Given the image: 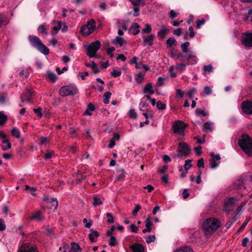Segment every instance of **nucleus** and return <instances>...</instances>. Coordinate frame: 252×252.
<instances>
[{"mask_svg":"<svg viewBox=\"0 0 252 252\" xmlns=\"http://www.w3.org/2000/svg\"><path fill=\"white\" fill-rule=\"evenodd\" d=\"M220 227V221L216 218L206 219L203 223V228L205 235H209L215 232Z\"/></svg>","mask_w":252,"mask_h":252,"instance_id":"obj_1","label":"nucleus"},{"mask_svg":"<svg viewBox=\"0 0 252 252\" xmlns=\"http://www.w3.org/2000/svg\"><path fill=\"white\" fill-rule=\"evenodd\" d=\"M238 143L246 154L249 157L252 156V139L248 134H242Z\"/></svg>","mask_w":252,"mask_h":252,"instance_id":"obj_2","label":"nucleus"},{"mask_svg":"<svg viewBox=\"0 0 252 252\" xmlns=\"http://www.w3.org/2000/svg\"><path fill=\"white\" fill-rule=\"evenodd\" d=\"M28 40L32 46L35 47L43 54L47 55L49 53V49L42 43V41L37 36L33 35H30L28 36Z\"/></svg>","mask_w":252,"mask_h":252,"instance_id":"obj_3","label":"nucleus"},{"mask_svg":"<svg viewBox=\"0 0 252 252\" xmlns=\"http://www.w3.org/2000/svg\"><path fill=\"white\" fill-rule=\"evenodd\" d=\"M77 92L78 90L76 87L72 85L63 86L59 90V94L62 96L74 95Z\"/></svg>","mask_w":252,"mask_h":252,"instance_id":"obj_4","label":"nucleus"},{"mask_svg":"<svg viewBox=\"0 0 252 252\" xmlns=\"http://www.w3.org/2000/svg\"><path fill=\"white\" fill-rule=\"evenodd\" d=\"M100 46L101 43L98 40L92 42L87 47V55L90 58L94 57Z\"/></svg>","mask_w":252,"mask_h":252,"instance_id":"obj_5","label":"nucleus"},{"mask_svg":"<svg viewBox=\"0 0 252 252\" xmlns=\"http://www.w3.org/2000/svg\"><path fill=\"white\" fill-rule=\"evenodd\" d=\"M186 127L187 125L184 122L178 121L173 124L172 128L175 133L183 135Z\"/></svg>","mask_w":252,"mask_h":252,"instance_id":"obj_6","label":"nucleus"},{"mask_svg":"<svg viewBox=\"0 0 252 252\" xmlns=\"http://www.w3.org/2000/svg\"><path fill=\"white\" fill-rule=\"evenodd\" d=\"M241 43L246 47H252V32H246L242 33Z\"/></svg>","mask_w":252,"mask_h":252,"instance_id":"obj_7","label":"nucleus"},{"mask_svg":"<svg viewBox=\"0 0 252 252\" xmlns=\"http://www.w3.org/2000/svg\"><path fill=\"white\" fill-rule=\"evenodd\" d=\"M18 252H39L37 247L33 244L26 243L19 248Z\"/></svg>","mask_w":252,"mask_h":252,"instance_id":"obj_8","label":"nucleus"},{"mask_svg":"<svg viewBox=\"0 0 252 252\" xmlns=\"http://www.w3.org/2000/svg\"><path fill=\"white\" fill-rule=\"evenodd\" d=\"M133 5V16L137 17L139 15V6H144L145 4L144 0H129Z\"/></svg>","mask_w":252,"mask_h":252,"instance_id":"obj_9","label":"nucleus"},{"mask_svg":"<svg viewBox=\"0 0 252 252\" xmlns=\"http://www.w3.org/2000/svg\"><path fill=\"white\" fill-rule=\"evenodd\" d=\"M242 111L247 115H252V100L243 101L241 103Z\"/></svg>","mask_w":252,"mask_h":252,"instance_id":"obj_10","label":"nucleus"},{"mask_svg":"<svg viewBox=\"0 0 252 252\" xmlns=\"http://www.w3.org/2000/svg\"><path fill=\"white\" fill-rule=\"evenodd\" d=\"M32 97V92L29 90H25L21 96V101L29 103Z\"/></svg>","mask_w":252,"mask_h":252,"instance_id":"obj_11","label":"nucleus"},{"mask_svg":"<svg viewBox=\"0 0 252 252\" xmlns=\"http://www.w3.org/2000/svg\"><path fill=\"white\" fill-rule=\"evenodd\" d=\"M178 151L182 155H188L190 151L188 145L182 142L179 144Z\"/></svg>","mask_w":252,"mask_h":252,"instance_id":"obj_12","label":"nucleus"},{"mask_svg":"<svg viewBox=\"0 0 252 252\" xmlns=\"http://www.w3.org/2000/svg\"><path fill=\"white\" fill-rule=\"evenodd\" d=\"M133 252H144L143 246L139 243H135L129 246Z\"/></svg>","mask_w":252,"mask_h":252,"instance_id":"obj_13","label":"nucleus"},{"mask_svg":"<svg viewBox=\"0 0 252 252\" xmlns=\"http://www.w3.org/2000/svg\"><path fill=\"white\" fill-rule=\"evenodd\" d=\"M154 36V35L150 34L144 38L143 46H146L147 45H149V46L153 45Z\"/></svg>","mask_w":252,"mask_h":252,"instance_id":"obj_14","label":"nucleus"},{"mask_svg":"<svg viewBox=\"0 0 252 252\" xmlns=\"http://www.w3.org/2000/svg\"><path fill=\"white\" fill-rule=\"evenodd\" d=\"M245 183L242 179L237 180L234 183V186L236 189L244 190L246 189Z\"/></svg>","mask_w":252,"mask_h":252,"instance_id":"obj_15","label":"nucleus"},{"mask_svg":"<svg viewBox=\"0 0 252 252\" xmlns=\"http://www.w3.org/2000/svg\"><path fill=\"white\" fill-rule=\"evenodd\" d=\"M143 93H148L149 94H153L155 93V91L153 89V84L152 83L147 84L143 90Z\"/></svg>","mask_w":252,"mask_h":252,"instance_id":"obj_16","label":"nucleus"},{"mask_svg":"<svg viewBox=\"0 0 252 252\" xmlns=\"http://www.w3.org/2000/svg\"><path fill=\"white\" fill-rule=\"evenodd\" d=\"M169 30L164 26H162L161 29L158 32V36L159 39H163L165 37Z\"/></svg>","mask_w":252,"mask_h":252,"instance_id":"obj_17","label":"nucleus"},{"mask_svg":"<svg viewBox=\"0 0 252 252\" xmlns=\"http://www.w3.org/2000/svg\"><path fill=\"white\" fill-rule=\"evenodd\" d=\"M203 131L209 132L213 130V123L210 122H207L203 125Z\"/></svg>","mask_w":252,"mask_h":252,"instance_id":"obj_18","label":"nucleus"},{"mask_svg":"<svg viewBox=\"0 0 252 252\" xmlns=\"http://www.w3.org/2000/svg\"><path fill=\"white\" fill-rule=\"evenodd\" d=\"M139 109L141 111H149V104L146 101L142 100L139 105Z\"/></svg>","mask_w":252,"mask_h":252,"instance_id":"obj_19","label":"nucleus"},{"mask_svg":"<svg viewBox=\"0 0 252 252\" xmlns=\"http://www.w3.org/2000/svg\"><path fill=\"white\" fill-rule=\"evenodd\" d=\"M29 219L30 220H42L41 212L38 211L35 213H33L31 217H29Z\"/></svg>","mask_w":252,"mask_h":252,"instance_id":"obj_20","label":"nucleus"},{"mask_svg":"<svg viewBox=\"0 0 252 252\" xmlns=\"http://www.w3.org/2000/svg\"><path fill=\"white\" fill-rule=\"evenodd\" d=\"M99 235V233L93 229H90V233L89 234L88 237L91 242L94 241V237H97Z\"/></svg>","mask_w":252,"mask_h":252,"instance_id":"obj_21","label":"nucleus"},{"mask_svg":"<svg viewBox=\"0 0 252 252\" xmlns=\"http://www.w3.org/2000/svg\"><path fill=\"white\" fill-rule=\"evenodd\" d=\"M3 145L1 146V149L3 151H5L11 148V144L8 139H4L1 141Z\"/></svg>","mask_w":252,"mask_h":252,"instance_id":"obj_22","label":"nucleus"},{"mask_svg":"<svg viewBox=\"0 0 252 252\" xmlns=\"http://www.w3.org/2000/svg\"><path fill=\"white\" fill-rule=\"evenodd\" d=\"M84 26L87 27L89 30H90L91 32H93L95 29V21L94 19H92L88 22L87 25H85Z\"/></svg>","mask_w":252,"mask_h":252,"instance_id":"obj_23","label":"nucleus"},{"mask_svg":"<svg viewBox=\"0 0 252 252\" xmlns=\"http://www.w3.org/2000/svg\"><path fill=\"white\" fill-rule=\"evenodd\" d=\"M86 66L88 67H91L94 73L96 74L99 72V70L94 62H92L91 63H87Z\"/></svg>","mask_w":252,"mask_h":252,"instance_id":"obj_24","label":"nucleus"},{"mask_svg":"<svg viewBox=\"0 0 252 252\" xmlns=\"http://www.w3.org/2000/svg\"><path fill=\"white\" fill-rule=\"evenodd\" d=\"M177 41L174 37L169 38L166 42V44L167 47H171L173 46H175L177 44Z\"/></svg>","mask_w":252,"mask_h":252,"instance_id":"obj_25","label":"nucleus"},{"mask_svg":"<svg viewBox=\"0 0 252 252\" xmlns=\"http://www.w3.org/2000/svg\"><path fill=\"white\" fill-rule=\"evenodd\" d=\"M94 110H95V106L92 103H89L88 105L87 109L84 112V114L91 116L92 115L91 112L94 111Z\"/></svg>","mask_w":252,"mask_h":252,"instance_id":"obj_26","label":"nucleus"},{"mask_svg":"<svg viewBox=\"0 0 252 252\" xmlns=\"http://www.w3.org/2000/svg\"><path fill=\"white\" fill-rule=\"evenodd\" d=\"M71 250L73 252H81L82 249L79 245L75 242H72L71 244Z\"/></svg>","mask_w":252,"mask_h":252,"instance_id":"obj_27","label":"nucleus"},{"mask_svg":"<svg viewBox=\"0 0 252 252\" xmlns=\"http://www.w3.org/2000/svg\"><path fill=\"white\" fill-rule=\"evenodd\" d=\"M195 114L198 116L206 117L209 115V113L205 109H196L195 110Z\"/></svg>","mask_w":252,"mask_h":252,"instance_id":"obj_28","label":"nucleus"},{"mask_svg":"<svg viewBox=\"0 0 252 252\" xmlns=\"http://www.w3.org/2000/svg\"><path fill=\"white\" fill-rule=\"evenodd\" d=\"M80 32L82 35L85 36L89 35L92 33L90 30H89L87 27L85 26H83L81 27Z\"/></svg>","mask_w":252,"mask_h":252,"instance_id":"obj_29","label":"nucleus"},{"mask_svg":"<svg viewBox=\"0 0 252 252\" xmlns=\"http://www.w3.org/2000/svg\"><path fill=\"white\" fill-rule=\"evenodd\" d=\"M112 43L113 44H119L120 47H122L124 43V39L118 36L112 41Z\"/></svg>","mask_w":252,"mask_h":252,"instance_id":"obj_30","label":"nucleus"},{"mask_svg":"<svg viewBox=\"0 0 252 252\" xmlns=\"http://www.w3.org/2000/svg\"><path fill=\"white\" fill-rule=\"evenodd\" d=\"M174 252H193V250L189 247L185 246L176 250Z\"/></svg>","mask_w":252,"mask_h":252,"instance_id":"obj_31","label":"nucleus"},{"mask_svg":"<svg viewBox=\"0 0 252 252\" xmlns=\"http://www.w3.org/2000/svg\"><path fill=\"white\" fill-rule=\"evenodd\" d=\"M111 96V93L110 92H106L104 93L103 96V103L104 104H108L109 102V99Z\"/></svg>","mask_w":252,"mask_h":252,"instance_id":"obj_32","label":"nucleus"},{"mask_svg":"<svg viewBox=\"0 0 252 252\" xmlns=\"http://www.w3.org/2000/svg\"><path fill=\"white\" fill-rule=\"evenodd\" d=\"M139 27H140L139 25L137 23H133L131 28L132 29L134 30V31L133 32V34L134 35L137 34L140 32V31L139 30Z\"/></svg>","mask_w":252,"mask_h":252,"instance_id":"obj_33","label":"nucleus"},{"mask_svg":"<svg viewBox=\"0 0 252 252\" xmlns=\"http://www.w3.org/2000/svg\"><path fill=\"white\" fill-rule=\"evenodd\" d=\"M145 74H142V73H139L136 76L135 79L138 84H141L142 83L143 80H144V76Z\"/></svg>","mask_w":252,"mask_h":252,"instance_id":"obj_34","label":"nucleus"},{"mask_svg":"<svg viewBox=\"0 0 252 252\" xmlns=\"http://www.w3.org/2000/svg\"><path fill=\"white\" fill-rule=\"evenodd\" d=\"M251 220V218L250 217H248L247 219V220L243 223L242 225L240 227V228H239L237 232H240L242 231L244 229V228L246 226V225H247L248 223Z\"/></svg>","mask_w":252,"mask_h":252,"instance_id":"obj_35","label":"nucleus"},{"mask_svg":"<svg viewBox=\"0 0 252 252\" xmlns=\"http://www.w3.org/2000/svg\"><path fill=\"white\" fill-rule=\"evenodd\" d=\"M203 70L204 74H205L207 72L210 73L213 71V67L211 64H209L208 65H204L203 67Z\"/></svg>","mask_w":252,"mask_h":252,"instance_id":"obj_36","label":"nucleus"},{"mask_svg":"<svg viewBox=\"0 0 252 252\" xmlns=\"http://www.w3.org/2000/svg\"><path fill=\"white\" fill-rule=\"evenodd\" d=\"M189 45V42H186L183 44H181V47L183 50V52L185 53H188L189 49L188 47Z\"/></svg>","mask_w":252,"mask_h":252,"instance_id":"obj_37","label":"nucleus"},{"mask_svg":"<svg viewBox=\"0 0 252 252\" xmlns=\"http://www.w3.org/2000/svg\"><path fill=\"white\" fill-rule=\"evenodd\" d=\"M7 120V116L0 112V125H3Z\"/></svg>","mask_w":252,"mask_h":252,"instance_id":"obj_38","label":"nucleus"},{"mask_svg":"<svg viewBox=\"0 0 252 252\" xmlns=\"http://www.w3.org/2000/svg\"><path fill=\"white\" fill-rule=\"evenodd\" d=\"M94 202H93V205L94 206H96L97 205H100L102 204V201L100 200V199L97 197L94 196L93 197Z\"/></svg>","mask_w":252,"mask_h":252,"instance_id":"obj_39","label":"nucleus"},{"mask_svg":"<svg viewBox=\"0 0 252 252\" xmlns=\"http://www.w3.org/2000/svg\"><path fill=\"white\" fill-rule=\"evenodd\" d=\"M12 135L17 138H19L20 136V131L16 127L13 128L11 130Z\"/></svg>","mask_w":252,"mask_h":252,"instance_id":"obj_40","label":"nucleus"},{"mask_svg":"<svg viewBox=\"0 0 252 252\" xmlns=\"http://www.w3.org/2000/svg\"><path fill=\"white\" fill-rule=\"evenodd\" d=\"M157 107L158 110H163L166 108V104L161 101H158L157 103Z\"/></svg>","mask_w":252,"mask_h":252,"instance_id":"obj_41","label":"nucleus"},{"mask_svg":"<svg viewBox=\"0 0 252 252\" xmlns=\"http://www.w3.org/2000/svg\"><path fill=\"white\" fill-rule=\"evenodd\" d=\"M109 237H110V239L108 241L109 245L111 247L115 246L117 243L116 238L113 236H109Z\"/></svg>","mask_w":252,"mask_h":252,"instance_id":"obj_42","label":"nucleus"},{"mask_svg":"<svg viewBox=\"0 0 252 252\" xmlns=\"http://www.w3.org/2000/svg\"><path fill=\"white\" fill-rule=\"evenodd\" d=\"M47 76L48 78L53 82H54L57 79L56 74L52 72H48L47 73Z\"/></svg>","mask_w":252,"mask_h":252,"instance_id":"obj_43","label":"nucleus"},{"mask_svg":"<svg viewBox=\"0 0 252 252\" xmlns=\"http://www.w3.org/2000/svg\"><path fill=\"white\" fill-rule=\"evenodd\" d=\"M145 238L146 242H147V243L149 244V243H151V242H153L155 241L156 236L155 235H149V236L146 237Z\"/></svg>","mask_w":252,"mask_h":252,"instance_id":"obj_44","label":"nucleus"},{"mask_svg":"<svg viewBox=\"0 0 252 252\" xmlns=\"http://www.w3.org/2000/svg\"><path fill=\"white\" fill-rule=\"evenodd\" d=\"M186 64L184 63H177L176 64V68L180 72H182L186 68Z\"/></svg>","mask_w":252,"mask_h":252,"instance_id":"obj_45","label":"nucleus"},{"mask_svg":"<svg viewBox=\"0 0 252 252\" xmlns=\"http://www.w3.org/2000/svg\"><path fill=\"white\" fill-rule=\"evenodd\" d=\"M237 220V218L236 217H233L230 220H229L225 224V227L227 229L229 228L232 224Z\"/></svg>","mask_w":252,"mask_h":252,"instance_id":"obj_46","label":"nucleus"},{"mask_svg":"<svg viewBox=\"0 0 252 252\" xmlns=\"http://www.w3.org/2000/svg\"><path fill=\"white\" fill-rule=\"evenodd\" d=\"M62 28V23L61 22H58V25L57 26H54L53 28V31H55V32L54 33L53 32H52V34H56L58 31L60 30Z\"/></svg>","mask_w":252,"mask_h":252,"instance_id":"obj_47","label":"nucleus"},{"mask_svg":"<svg viewBox=\"0 0 252 252\" xmlns=\"http://www.w3.org/2000/svg\"><path fill=\"white\" fill-rule=\"evenodd\" d=\"M54 152L53 151H50V150L47 151V152L46 153V154L44 155V158L46 159H48L51 158H52L53 156L54 155Z\"/></svg>","mask_w":252,"mask_h":252,"instance_id":"obj_48","label":"nucleus"},{"mask_svg":"<svg viewBox=\"0 0 252 252\" xmlns=\"http://www.w3.org/2000/svg\"><path fill=\"white\" fill-rule=\"evenodd\" d=\"M38 31L39 33H44L45 34H47V29L45 28L44 25H41L38 28Z\"/></svg>","mask_w":252,"mask_h":252,"instance_id":"obj_49","label":"nucleus"},{"mask_svg":"<svg viewBox=\"0 0 252 252\" xmlns=\"http://www.w3.org/2000/svg\"><path fill=\"white\" fill-rule=\"evenodd\" d=\"M83 222L84 224L85 227L86 228H90L93 224V221L90 220L89 222H88V220L86 218H84L83 220Z\"/></svg>","mask_w":252,"mask_h":252,"instance_id":"obj_50","label":"nucleus"},{"mask_svg":"<svg viewBox=\"0 0 252 252\" xmlns=\"http://www.w3.org/2000/svg\"><path fill=\"white\" fill-rule=\"evenodd\" d=\"M121 73L120 70L113 69L111 72V75L114 77H118L121 75Z\"/></svg>","mask_w":252,"mask_h":252,"instance_id":"obj_51","label":"nucleus"},{"mask_svg":"<svg viewBox=\"0 0 252 252\" xmlns=\"http://www.w3.org/2000/svg\"><path fill=\"white\" fill-rule=\"evenodd\" d=\"M106 216L108 218L107 222L109 223H112L114 222V220L113 216L110 213H107L106 214Z\"/></svg>","mask_w":252,"mask_h":252,"instance_id":"obj_52","label":"nucleus"},{"mask_svg":"<svg viewBox=\"0 0 252 252\" xmlns=\"http://www.w3.org/2000/svg\"><path fill=\"white\" fill-rule=\"evenodd\" d=\"M201 172L200 170H199L197 171L196 174H197V178L195 179V181L196 182L197 184H199L201 182Z\"/></svg>","mask_w":252,"mask_h":252,"instance_id":"obj_53","label":"nucleus"},{"mask_svg":"<svg viewBox=\"0 0 252 252\" xmlns=\"http://www.w3.org/2000/svg\"><path fill=\"white\" fill-rule=\"evenodd\" d=\"M51 203H52V207H54V209L56 210L58 206V202L57 199L55 198H51Z\"/></svg>","mask_w":252,"mask_h":252,"instance_id":"obj_54","label":"nucleus"},{"mask_svg":"<svg viewBox=\"0 0 252 252\" xmlns=\"http://www.w3.org/2000/svg\"><path fill=\"white\" fill-rule=\"evenodd\" d=\"M41 111L42 108L41 107L33 109V111L34 113L36 114L39 118H41L42 116Z\"/></svg>","mask_w":252,"mask_h":252,"instance_id":"obj_55","label":"nucleus"},{"mask_svg":"<svg viewBox=\"0 0 252 252\" xmlns=\"http://www.w3.org/2000/svg\"><path fill=\"white\" fill-rule=\"evenodd\" d=\"M129 117L131 118L136 119L137 118V114L135 112L134 109H130L129 111Z\"/></svg>","mask_w":252,"mask_h":252,"instance_id":"obj_56","label":"nucleus"},{"mask_svg":"<svg viewBox=\"0 0 252 252\" xmlns=\"http://www.w3.org/2000/svg\"><path fill=\"white\" fill-rule=\"evenodd\" d=\"M166 80L165 78L162 77H159L157 82V85L158 87L161 86L163 85L164 81Z\"/></svg>","mask_w":252,"mask_h":252,"instance_id":"obj_57","label":"nucleus"},{"mask_svg":"<svg viewBox=\"0 0 252 252\" xmlns=\"http://www.w3.org/2000/svg\"><path fill=\"white\" fill-rule=\"evenodd\" d=\"M151 31L152 29L151 26L148 24H147L146 25V28L142 30V32L144 33H149L151 32Z\"/></svg>","mask_w":252,"mask_h":252,"instance_id":"obj_58","label":"nucleus"},{"mask_svg":"<svg viewBox=\"0 0 252 252\" xmlns=\"http://www.w3.org/2000/svg\"><path fill=\"white\" fill-rule=\"evenodd\" d=\"M145 222V226L146 227H152L153 222L151 221V218L150 217H148L146 219Z\"/></svg>","mask_w":252,"mask_h":252,"instance_id":"obj_59","label":"nucleus"},{"mask_svg":"<svg viewBox=\"0 0 252 252\" xmlns=\"http://www.w3.org/2000/svg\"><path fill=\"white\" fill-rule=\"evenodd\" d=\"M48 142V140L47 137H41L39 138V143L40 145H45Z\"/></svg>","mask_w":252,"mask_h":252,"instance_id":"obj_60","label":"nucleus"},{"mask_svg":"<svg viewBox=\"0 0 252 252\" xmlns=\"http://www.w3.org/2000/svg\"><path fill=\"white\" fill-rule=\"evenodd\" d=\"M234 198L230 197L225 202V205H232L233 207V204H234Z\"/></svg>","mask_w":252,"mask_h":252,"instance_id":"obj_61","label":"nucleus"},{"mask_svg":"<svg viewBox=\"0 0 252 252\" xmlns=\"http://www.w3.org/2000/svg\"><path fill=\"white\" fill-rule=\"evenodd\" d=\"M141 209V206L140 205L137 204L135 206L134 209L132 212V214L133 216H136L138 212Z\"/></svg>","mask_w":252,"mask_h":252,"instance_id":"obj_62","label":"nucleus"},{"mask_svg":"<svg viewBox=\"0 0 252 252\" xmlns=\"http://www.w3.org/2000/svg\"><path fill=\"white\" fill-rule=\"evenodd\" d=\"M196 92V89H195V88H193L191 90H190L188 92V95L189 96V97L190 98H192L193 97V94Z\"/></svg>","mask_w":252,"mask_h":252,"instance_id":"obj_63","label":"nucleus"},{"mask_svg":"<svg viewBox=\"0 0 252 252\" xmlns=\"http://www.w3.org/2000/svg\"><path fill=\"white\" fill-rule=\"evenodd\" d=\"M209 164L212 168H215L218 166V164L216 162L214 159H210Z\"/></svg>","mask_w":252,"mask_h":252,"instance_id":"obj_64","label":"nucleus"}]
</instances>
